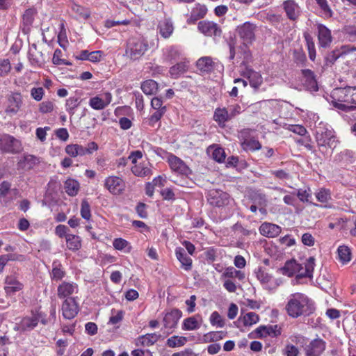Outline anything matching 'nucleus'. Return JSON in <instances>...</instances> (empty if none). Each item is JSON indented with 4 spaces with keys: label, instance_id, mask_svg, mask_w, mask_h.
<instances>
[{
    "label": "nucleus",
    "instance_id": "2eb2a0df",
    "mask_svg": "<svg viewBox=\"0 0 356 356\" xmlns=\"http://www.w3.org/2000/svg\"><path fill=\"white\" fill-rule=\"evenodd\" d=\"M22 104V97L19 93H13L8 99V105L6 112L10 116L16 115Z\"/></svg>",
    "mask_w": 356,
    "mask_h": 356
},
{
    "label": "nucleus",
    "instance_id": "0e129e2a",
    "mask_svg": "<svg viewBox=\"0 0 356 356\" xmlns=\"http://www.w3.org/2000/svg\"><path fill=\"white\" fill-rule=\"evenodd\" d=\"M286 129L300 136H304L307 133L305 127L300 124H289Z\"/></svg>",
    "mask_w": 356,
    "mask_h": 356
},
{
    "label": "nucleus",
    "instance_id": "49530a36",
    "mask_svg": "<svg viewBox=\"0 0 356 356\" xmlns=\"http://www.w3.org/2000/svg\"><path fill=\"white\" fill-rule=\"evenodd\" d=\"M339 260L345 264L350 261V250L345 245H341L337 250Z\"/></svg>",
    "mask_w": 356,
    "mask_h": 356
},
{
    "label": "nucleus",
    "instance_id": "de8ad7c7",
    "mask_svg": "<svg viewBox=\"0 0 356 356\" xmlns=\"http://www.w3.org/2000/svg\"><path fill=\"white\" fill-rule=\"evenodd\" d=\"M38 323V319L36 317L24 318L21 322V327L24 330H30L33 329Z\"/></svg>",
    "mask_w": 356,
    "mask_h": 356
},
{
    "label": "nucleus",
    "instance_id": "864d4df0",
    "mask_svg": "<svg viewBox=\"0 0 356 356\" xmlns=\"http://www.w3.org/2000/svg\"><path fill=\"white\" fill-rule=\"evenodd\" d=\"M316 1L321 8L325 17L329 18L332 16L333 13L328 5L327 0H316Z\"/></svg>",
    "mask_w": 356,
    "mask_h": 356
},
{
    "label": "nucleus",
    "instance_id": "774afa93",
    "mask_svg": "<svg viewBox=\"0 0 356 356\" xmlns=\"http://www.w3.org/2000/svg\"><path fill=\"white\" fill-rule=\"evenodd\" d=\"M44 94V91L42 88H33L31 90V97L36 101H40Z\"/></svg>",
    "mask_w": 356,
    "mask_h": 356
},
{
    "label": "nucleus",
    "instance_id": "13d9d810",
    "mask_svg": "<svg viewBox=\"0 0 356 356\" xmlns=\"http://www.w3.org/2000/svg\"><path fill=\"white\" fill-rule=\"evenodd\" d=\"M35 15V11L34 9H27L23 15V23L26 26H30L32 24L34 20V16Z\"/></svg>",
    "mask_w": 356,
    "mask_h": 356
},
{
    "label": "nucleus",
    "instance_id": "69168bd1",
    "mask_svg": "<svg viewBox=\"0 0 356 356\" xmlns=\"http://www.w3.org/2000/svg\"><path fill=\"white\" fill-rule=\"evenodd\" d=\"M81 215L86 220H89L91 216L90 204L86 200L81 202Z\"/></svg>",
    "mask_w": 356,
    "mask_h": 356
},
{
    "label": "nucleus",
    "instance_id": "c85d7f7f",
    "mask_svg": "<svg viewBox=\"0 0 356 356\" xmlns=\"http://www.w3.org/2000/svg\"><path fill=\"white\" fill-rule=\"evenodd\" d=\"M214 120L220 127H225L226 122L232 120L226 108H217L213 115Z\"/></svg>",
    "mask_w": 356,
    "mask_h": 356
},
{
    "label": "nucleus",
    "instance_id": "a19ab883",
    "mask_svg": "<svg viewBox=\"0 0 356 356\" xmlns=\"http://www.w3.org/2000/svg\"><path fill=\"white\" fill-rule=\"evenodd\" d=\"M98 149V145L95 142H90L86 146L79 145V156H83L85 155L92 154L94 152Z\"/></svg>",
    "mask_w": 356,
    "mask_h": 356
},
{
    "label": "nucleus",
    "instance_id": "e2e57ef3",
    "mask_svg": "<svg viewBox=\"0 0 356 356\" xmlns=\"http://www.w3.org/2000/svg\"><path fill=\"white\" fill-rule=\"evenodd\" d=\"M54 108V104L51 101H44L40 104L39 111L42 113H47L51 112Z\"/></svg>",
    "mask_w": 356,
    "mask_h": 356
},
{
    "label": "nucleus",
    "instance_id": "0eeeda50",
    "mask_svg": "<svg viewBox=\"0 0 356 356\" xmlns=\"http://www.w3.org/2000/svg\"><path fill=\"white\" fill-rule=\"evenodd\" d=\"M207 200L210 204L220 207L229 204L231 197L226 192L218 189H211L208 193Z\"/></svg>",
    "mask_w": 356,
    "mask_h": 356
},
{
    "label": "nucleus",
    "instance_id": "7c9ffc66",
    "mask_svg": "<svg viewBox=\"0 0 356 356\" xmlns=\"http://www.w3.org/2000/svg\"><path fill=\"white\" fill-rule=\"evenodd\" d=\"M299 268V264L294 259L287 261L284 266L279 269L280 273L288 277H292L296 275Z\"/></svg>",
    "mask_w": 356,
    "mask_h": 356
},
{
    "label": "nucleus",
    "instance_id": "79ce46f5",
    "mask_svg": "<svg viewBox=\"0 0 356 356\" xmlns=\"http://www.w3.org/2000/svg\"><path fill=\"white\" fill-rule=\"evenodd\" d=\"M65 275V272L63 270L60 264L54 261L53 263V268L51 273V278L53 280H61Z\"/></svg>",
    "mask_w": 356,
    "mask_h": 356
},
{
    "label": "nucleus",
    "instance_id": "a211bd4d",
    "mask_svg": "<svg viewBox=\"0 0 356 356\" xmlns=\"http://www.w3.org/2000/svg\"><path fill=\"white\" fill-rule=\"evenodd\" d=\"M22 288L23 284L18 280L16 275H10L6 277L4 289L8 295H13Z\"/></svg>",
    "mask_w": 356,
    "mask_h": 356
},
{
    "label": "nucleus",
    "instance_id": "c03bdc74",
    "mask_svg": "<svg viewBox=\"0 0 356 356\" xmlns=\"http://www.w3.org/2000/svg\"><path fill=\"white\" fill-rule=\"evenodd\" d=\"M222 277L227 278H237L238 280H243L245 278V274L234 267L227 268L222 273Z\"/></svg>",
    "mask_w": 356,
    "mask_h": 356
},
{
    "label": "nucleus",
    "instance_id": "1a4fd4ad",
    "mask_svg": "<svg viewBox=\"0 0 356 356\" xmlns=\"http://www.w3.org/2000/svg\"><path fill=\"white\" fill-rule=\"evenodd\" d=\"M198 30L206 36L220 37L222 30L219 25L211 21H201L198 23Z\"/></svg>",
    "mask_w": 356,
    "mask_h": 356
},
{
    "label": "nucleus",
    "instance_id": "338daca9",
    "mask_svg": "<svg viewBox=\"0 0 356 356\" xmlns=\"http://www.w3.org/2000/svg\"><path fill=\"white\" fill-rule=\"evenodd\" d=\"M65 152L72 157L79 156V144L67 145L65 147Z\"/></svg>",
    "mask_w": 356,
    "mask_h": 356
},
{
    "label": "nucleus",
    "instance_id": "b1692460",
    "mask_svg": "<svg viewBox=\"0 0 356 356\" xmlns=\"http://www.w3.org/2000/svg\"><path fill=\"white\" fill-rule=\"evenodd\" d=\"M259 232L264 236L273 238L281 232V227L275 224L264 222L259 227Z\"/></svg>",
    "mask_w": 356,
    "mask_h": 356
},
{
    "label": "nucleus",
    "instance_id": "c9c22d12",
    "mask_svg": "<svg viewBox=\"0 0 356 356\" xmlns=\"http://www.w3.org/2000/svg\"><path fill=\"white\" fill-rule=\"evenodd\" d=\"M188 69V62L180 61L170 68L169 72L172 77H178Z\"/></svg>",
    "mask_w": 356,
    "mask_h": 356
},
{
    "label": "nucleus",
    "instance_id": "72a5a7b5",
    "mask_svg": "<svg viewBox=\"0 0 356 356\" xmlns=\"http://www.w3.org/2000/svg\"><path fill=\"white\" fill-rule=\"evenodd\" d=\"M356 50L355 48L350 49L348 46H343L341 50H334L330 52L326 56V62L327 64H333L337 58H339L341 56L344 54L348 53L350 51Z\"/></svg>",
    "mask_w": 356,
    "mask_h": 356
},
{
    "label": "nucleus",
    "instance_id": "a878e982",
    "mask_svg": "<svg viewBox=\"0 0 356 356\" xmlns=\"http://www.w3.org/2000/svg\"><path fill=\"white\" fill-rule=\"evenodd\" d=\"M318 37L319 44L323 47H327L332 42V35L330 31L324 25L318 26Z\"/></svg>",
    "mask_w": 356,
    "mask_h": 356
},
{
    "label": "nucleus",
    "instance_id": "4468645a",
    "mask_svg": "<svg viewBox=\"0 0 356 356\" xmlns=\"http://www.w3.org/2000/svg\"><path fill=\"white\" fill-rule=\"evenodd\" d=\"M315 259L312 257H309L303 264H299V268L296 271L297 278L309 277L312 278L313 271L315 266Z\"/></svg>",
    "mask_w": 356,
    "mask_h": 356
},
{
    "label": "nucleus",
    "instance_id": "dca6fc26",
    "mask_svg": "<svg viewBox=\"0 0 356 356\" xmlns=\"http://www.w3.org/2000/svg\"><path fill=\"white\" fill-rule=\"evenodd\" d=\"M302 84L305 88L307 90L314 92L318 90V83L314 75V73L309 70H302Z\"/></svg>",
    "mask_w": 356,
    "mask_h": 356
},
{
    "label": "nucleus",
    "instance_id": "5701e85b",
    "mask_svg": "<svg viewBox=\"0 0 356 356\" xmlns=\"http://www.w3.org/2000/svg\"><path fill=\"white\" fill-rule=\"evenodd\" d=\"M283 8L286 16L291 20H296L300 15V8L294 0H286L283 2Z\"/></svg>",
    "mask_w": 356,
    "mask_h": 356
},
{
    "label": "nucleus",
    "instance_id": "09e8293b",
    "mask_svg": "<svg viewBox=\"0 0 356 356\" xmlns=\"http://www.w3.org/2000/svg\"><path fill=\"white\" fill-rule=\"evenodd\" d=\"M187 339L184 337L173 336L167 340V345L170 348L180 347L184 346Z\"/></svg>",
    "mask_w": 356,
    "mask_h": 356
},
{
    "label": "nucleus",
    "instance_id": "6e6d98bb",
    "mask_svg": "<svg viewBox=\"0 0 356 356\" xmlns=\"http://www.w3.org/2000/svg\"><path fill=\"white\" fill-rule=\"evenodd\" d=\"M211 157L218 163L223 162L226 157L225 150L219 147L213 148Z\"/></svg>",
    "mask_w": 356,
    "mask_h": 356
},
{
    "label": "nucleus",
    "instance_id": "bb28decb",
    "mask_svg": "<svg viewBox=\"0 0 356 356\" xmlns=\"http://www.w3.org/2000/svg\"><path fill=\"white\" fill-rule=\"evenodd\" d=\"M175 254L177 259L181 264V267L185 270H191L192 268V259L188 257L184 248L178 247L175 249Z\"/></svg>",
    "mask_w": 356,
    "mask_h": 356
},
{
    "label": "nucleus",
    "instance_id": "ddd939ff",
    "mask_svg": "<svg viewBox=\"0 0 356 356\" xmlns=\"http://www.w3.org/2000/svg\"><path fill=\"white\" fill-rule=\"evenodd\" d=\"M111 101L112 95L107 92L90 98L89 105L95 110H102L105 108Z\"/></svg>",
    "mask_w": 356,
    "mask_h": 356
},
{
    "label": "nucleus",
    "instance_id": "e433bc0d",
    "mask_svg": "<svg viewBox=\"0 0 356 356\" xmlns=\"http://www.w3.org/2000/svg\"><path fill=\"white\" fill-rule=\"evenodd\" d=\"M67 247L72 251H76L81 247V240L79 236L74 234L66 235Z\"/></svg>",
    "mask_w": 356,
    "mask_h": 356
},
{
    "label": "nucleus",
    "instance_id": "58836bf2",
    "mask_svg": "<svg viewBox=\"0 0 356 356\" xmlns=\"http://www.w3.org/2000/svg\"><path fill=\"white\" fill-rule=\"evenodd\" d=\"M65 192L70 196H75L79 191V183L73 179H68L64 184Z\"/></svg>",
    "mask_w": 356,
    "mask_h": 356
},
{
    "label": "nucleus",
    "instance_id": "412c9836",
    "mask_svg": "<svg viewBox=\"0 0 356 356\" xmlns=\"http://www.w3.org/2000/svg\"><path fill=\"white\" fill-rule=\"evenodd\" d=\"M355 161L354 153L349 149H343L334 157V162L341 165H347Z\"/></svg>",
    "mask_w": 356,
    "mask_h": 356
},
{
    "label": "nucleus",
    "instance_id": "a18cd8bd",
    "mask_svg": "<svg viewBox=\"0 0 356 356\" xmlns=\"http://www.w3.org/2000/svg\"><path fill=\"white\" fill-rule=\"evenodd\" d=\"M239 320L243 321L245 326H251L259 321V317L254 312H249L245 314L242 318H240Z\"/></svg>",
    "mask_w": 356,
    "mask_h": 356
},
{
    "label": "nucleus",
    "instance_id": "f8f14e48",
    "mask_svg": "<svg viewBox=\"0 0 356 356\" xmlns=\"http://www.w3.org/2000/svg\"><path fill=\"white\" fill-rule=\"evenodd\" d=\"M325 342L321 339H315L304 347L305 356H321L325 350Z\"/></svg>",
    "mask_w": 356,
    "mask_h": 356
},
{
    "label": "nucleus",
    "instance_id": "393cba45",
    "mask_svg": "<svg viewBox=\"0 0 356 356\" xmlns=\"http://www.w3.org/2000/svg\"><path fill=\"white\" fill-rule=\"evenodd\" d=\"M39 159L31 154H26L23 156L17 163L18 168L24 170L33 169L35 165L39 163Z\"/></svg>",
    "mask_w": 356,
    "mask_h": 356
},
{
    "label": "nucleus",
    "instance_id": "cd10ccee",
    "mask_svg": "<svg viewBox=\"0 0 356 356\" xmlns=\"http://www.w3.org/2000/svg\"><path fill=\"white\" fill-rule=\"evenodd\" d=\"M207 13L206 6L200 3L195 4L193 8L191 16L188 19V23H195L197 20L203 18Z\"/></svg>",
    "mask_w": 356,
    "mask_h": 356
},
{
    "label": "nucleus",
    "instance_id": "6ab92c4d",
    "mask_svg": "<svg viewBox=\"0 0 356 356\" xmlns=\"http://www.w3.org/2000/svg\"><path fill=\"white\" fill-rule=\"evenodd\" d=\"M78 291V286L73 282H63L57 289L58 297L60 299L65 298Z\"/></svg>",
    "mask_w": 356,
    "mask_h": 356
},
{
    "label": "nucleus",
    "instance_id": "423d86ee",
    "mask_svg": "<svg viewBox=\"0 0 356 356\" xmlns=\"http://www.w3.org/2000/svg\"><path fill=\"white\" fill-rule=\"evenodd\" d=\"M256 28L254 24L247 22L236 28V33L243 44L248 45L255 40Z\"/></svg>",
    "mask_w": 356,
    "mask_h": 356
},
{
    "label": "nucleus",
    "instance_id": "4c0bfd02",
    "mask_svg": "<svg viewBox=\"0 0 356 356\" xmlns=\"http://www.w3.org/2000/svg\"><path fill=\"white\" fill-rule=\"evenodd\" d=\"M72 12L76 19H87L90 16V11L84 7L77 4H73L71 7Z\"/></svg>",
    "mask_w": 356,
    "mask_h": 356
},
{
    "label": "nucleus",
    "instance_id": "f03ea898",
    "mask_svg": "<svg viewBox=\"0 0 356 356\" xmlns=\"http://www.w3.org/2000/svg\"><path fill=\"white\" fill-rule=\"evenodd\" d=\"M148 44L142 38H130L127 43L125 56L131 60H136L144 55L147 50Z\"/></svg>",
    "mask_w": 356,
    "mask_h": 356
},
{
    "label": "nucleus",
    "instance_id": "603ef678",
    "mask_svg": "<svg viewBox=\"0 0 356 356\" xmlns=\"http://www.w3.org/2000/svg\"><path fill=\"white\" fill-rule=\"evenodd\" d=\"M80 100L78 97H72L67 99L65 106L66 110L70 115H74V109L78 107Z\"/></svg>",
    "mask_w": 356,
    "mask_h": 356
},
{
    "label": "nucleus",
    "instance_id": "f257e3e1",
    "mask_svg": "<svg viewBox=\"0 0 356 356\" xmlns=\"http://www.w3.org/2000/svg\"><path fill=\"white\" fill-rule=\"evenodd\" d=\"M287 314L293 318L300 316H308L312 314L315 307L311 299L302 293L291 294L285 306Z\"/></svg>",
    "mask_w": 356,
    "mask_h": 356
},
{
    "label": "nucleus",
    "instance_id": "bf43d9fd",
    "mask_svg": "<svg viewBox=\"0 0 356 356\" xmlns=\"http://www.w3.org/2000/svg\"><path fill=\"white\" fill-rule=\"evenodd\" d=\"M316 197L318 200V201L322 202V203H326L330 199V193L329 191L325 189V188H321L316 193Z\"/></svg>",
    "mask_w": 356,
    "mask_h": 356
},
{
    "label": "nucleus",
    "instance_id": "7ed1b4c3",
    "mask_svg": "<svg viewBox=\"0 0 356 356\" xmlns=\"http://www.w3.org/2000/svg\"><path fill=\"white\" fill-rule=\"evenodd\" d=\"M329 102L334 107L342 111L350 108L349 87L334 89L331 92Z\"/></svg>",
    "mask_w": 356,
    "mask_h": 356
},
{
    "label": "nucleus",
    "instance_id": "2f4dec72",
    "mask_svg": "<svg viewBox=\"0 0 356 356\" xmlns=\"http://www.w3.org/2000/svg\"><path fill=\"white\" fill-rule=\"evenodd\" d=\"M131 170L137 177H145L152 175V170L149 167V163L136 164L131 168Z\"/></svg>",
    "mask_w": 356,
    "mask_h": 356
},
{
    "label": "nucleus",
    "instance_id": "052dcab7",
    "mask_svg": "<svg viewBox=\"0 0 356 356\" xmlns=\"http://www.w3.org/2000/svg\"><path fill=\"white\" fill-rule=\"evenodd\" d=\"M243 145L245 148L253 151L259 150L261 148L260 143L255 139L246 140L244 141Z\"/></svg>",
    "mask_w": 356,
    "mask_h": 356
},
{
    "label": "nucleus",
    "instance_id": "37998d69",
    "mask_svg": "<svg viewBox=\"0 0 356 356\" xmlns=\"http://www.w3.org/2000/svg\"><path fill=\"white\" fill-rule=\"evenodd\" d=\"M158 88L157 83L152 79L144 81L141 85L143 92L146 95L154 94Z\"/></svg>",
    "mask_w": 356,
    "mask_h": 356
},
{
    "label": "nucleus",
    "instance_id": "5fc2aeb1",
    "mask_svg": "<svg viewBox=\"0 0 356 356\" xmlns=\"http://www.w3.org/2000/svg\"><path fill=\"white\" fill-rule=\"evenodd\" d=\"M210 323L212 325L222 328L225 326V321L217 312H213L210 316Z\"/></svg>",
    "mask_w": 356,
    "mask_h": 356
},
{
    "label": "nucleus",
    "instance_id": "473e14b6",
    "mask_svg": "<svg viewBox=\"0 0 356 356\" xmlns=\"http://www.w3.org/2000/svg\"><path fill=\"white\" fill-rule=\"evenodd\" d=\"M159 33L164 38H168L174 31V26L172 22L169 19H164L159 24Z\"/></svg>",
    "mask_w": 356,
    "mask_h": 356
},
{
    "label": "nucleus",
    "instance_id": "f704fd0d",
    "mask_svg": "<svg viewBox=\"0 0 356 356\" xmlns=\"http://www.w3.org/2000/svg\"><path fill=\"white\" fill-rule=\"evenodd\" d=\"M159 337L160 335L156 333L147 334L138 338L137 345L143 346H150L159 340Z\"/></svg>",
    "mask_w": 356,
    "mask_h": 356
},
{
    "label": "nucleus",
    "instance_id": "39448f33",
    "mask_svg": "<svg viewBox=\"0 0 356 356\" xmlns=\"http://www.w3.org/2000/svg\"><path fill=\"white\" fill-rule=\"evenodd\" d=\"M21 148L20 142L15 137L6 134H0L1 153L15 154L19 152Z\"/></svg>",
    "mask_w": 356,
    "mask_h": 356
},
{
    "label": "nucleus",
    "instance_id": "9b49d317",
    "mask_svg": "<svg viewBox=\"0 0 356 356\" xmlns=\"http://www.w3.org/2000/svg\"><path fill=\"white\" fill-rule=\"evenodd\" d=\"M79 311L78 303L74 298H66L62 304V314L65 318H74Z\"/></svg>",
    "mask_w": 356,
    "mask_h": 356
},
{
    "label": "nucleus",
    "instance_id": "9d476101",
    "mask_svg": "<svg viewBox=\"0 0 356 356\" xmlns=\"http://www.w3.org/2000/svg\"><path fill=\"white\" fill-rule=\"evenodd\" d=\"M255 274L257 280L268 290H273L280 284L277 280H274L269 273L261 267L258 268Z\"/></svg>",
    "mask_w": 356,
    "mask_h": 356
},
{
    "label": "nucleus",
    "instance_id": "4d7b16f0",
    "mask_svg": "<svg viewBox=\"0 0 356 356\" xmlns=\"http://www.w3.org/2000/svg\"><path fill=\"white\" fill-rule=\"evenodd\" d=\"M226 336V332L222 331L210 332L205 334V339L207 341H217L222 339Z\"/></svg>",
    "mask_w": 356,
    "mask_h": 356
},
{
    "label": "nucleus",
    "instance_id": "3c124183",
    "mask_svg": "<svg viewBox=\"0 0 356 356\" xmlns=\"http://www.w3.org/2000/svg\"><path fill=\"white\" fill-rule=\"evenodd\" d=\"M253 203L257 204L259 207V211L261 213H265L266 209L265 207L266 205V196L261 193H255L252 197Z\"/></svg>",
    "mask_w": 356,
    "mask_h": 356
},
{
    "label": "nucleus",
    "instance_id": "aec40b11",
    "mask_svg": "<svg viewBox=\"0 0 356 356\" xmlns=\"http://www.w3.org/2000/svg\"><path fill=\"white\" fill-rule=\"evenodd\" d=\"M181 312L177 309H174L166 313L163 318L164 327L167 329L175 328L181 316Z\"/></svg>",
    "mask_w": 356,
    "mask_h": 356
},
{
    "label": "nucleus",
    "instance_id": "c756f323",
    "mask_svg": "<svg viewBox=\"0 0 356 356\" xmlns=\"http://www.w3.org/2000/svg\"><path fill=\"white\" fill-rule=\"evenodd\" d=\"M202 318L199 315L191 316L184 320L182 329L184 330H195L200 328Z\"/></svg>",
    "mask_w": 356,
    "mask_h": 356
},
{
    "label": "nucleus",
    "instance_id": "f3484780",
    "mask_svg": "<svg viewBox=\"0 0 356 356\" xmlns=\"http://www.w3.org/2000/svg\"><path fill=\"white\" fill-rule=\"evenodd\" d=\"M168 161L173 171L184 175H187L190 172L189 168L177 156L171 154L168 156Z\"/></svg>",
    "mask_w": 356,
    "mask_h": 356
},
{
    "label": "nucleus",
    "instance_id": "ea45409f",
    "mask_svg": "<svg viewBox=\"0 0 356 356\" xmlns=\"http://www.w3.org/2000/svg\"><path fill=\"white\" fill-rule=\"evenodd\" d=\"M197 67L202 72H209L213 70V61L209 57H202L197 61Z\"/></svg>",
    "mask_w": 356,
    "mask_h": 356
},
{
    "label": "nucleus",
    "instance_id": "20e7f679",
    "mask_svg": "<svg viewBox=\"0 0 356 356\" xmlns=\"http://www.w3.org/2000/svg\"><path fill=\"white\" fill-rule=\"evenodd\" d=\"M316 140L319 147L325 148H334L337 143L333 131L325 126L316 127Z\"/></svg>",
    "mask_w": 356,
    "mask_h": 356
},
{
    "label": "nucleus",
    "instance_id": "6e6552de",
    "mask_svg": "<svg viewBox=\"0 0 356 356\" xmlns=\"http://www.w3.org/2000/svg\"><path fill=\"white\" fill-rule=\"evenodd\" d=\"M104 186L113 195H120L125 190L124 181L117 176H109L106 178Z\"/></svg>",
    "mask_w": 356,
    "mask_h": 356
},
{
    "label": "nucleus",
    "instance_id": "680f3d73",
    "mask_svg": "<svg viewBox=\"0 0 356 356\" xmlns=\"http://www.w3.org/2000/svg\"><path fill=\"white\" fill-rule=\"evenodd\" d=\"M268 336L266 326L262 325L257 327L254 332L249 334L250 338H261Z\"/></svg>",
    "mask_w": 356,
    "mask_h": 356
},
{
    "label": "nucleus",
    "instance_id": "8fccbe9b",
    "mask_svg": "<svg viewBox=\"0 0 356 356\" xmlns=\"http://www.w3.org/2000/svg\"><path fill=\"white\" fill-rule=\"evenodd\" d=\"M33 49L36 50V45L35 44H33L30 50H29V60L32 65H36V66H40L42 65L44 60L42 58V54H40L39 56L35 55L33 52Z\"/></svg>",
    "mask_w": 356,
    "mask_h": 356
},
{
    "label": "nucleus",
    "instance_id": "4be33fe9",
    "mask_svg": "<svg viewBox=\"0 0 356 356\" xmlns=\"http://www.w3.org/2000/svg\"><path fill=\"white\" fill-rule=\"evenodd\" d=\"M241 75L249 80L250 85L254 89H257L263 83L261 75L251 69H246L241 72Z\"/></svg>",
    "mask_w": 356,
    "mask_h": 356
}]
</instances>
